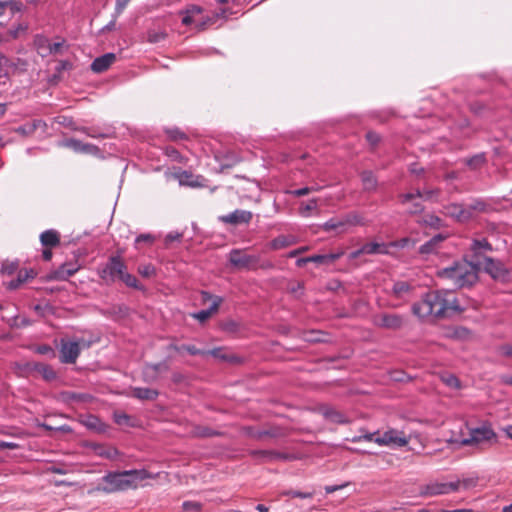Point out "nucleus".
I'll return each mask as SVG.
<instances>
[{"instance_id": "nucleus-3", "label": "nucleus", "mask_w": 512, "mask_h": 512, "mask_svg": "<svg viewBox=\"0 0 512 512\" xmlns=\"http://www.w3.org/2000/svg\"><path fill=\"white\" fill-rule=\"evenodd\" d=\"M148 477L146 470H125L122 472H110L102 480L106 483L103 487H98L106 493H112L130 488L136 480H144Z\"/></svg>"}, {"instance_id": "nucleus-4", "label": "nucleus", "mask_w": 512, "mask_h": 512, "mask_svg": "<svg viewBox=\"0 0 512 512\" xmlns=\"http://www.w3.org/2000/svg\"><path fill=\"white\" fill-rule=\"evenodd\" d=\"M203 9L198 5H188L185 9L179 11V15L182 16V24L189 26L195 24V27L199 31H203L209 26L213 25L217 19L225 18L227 10L220 9L219 12H215L212 16H202Z\"/></svg>"}, {"instance_id": "nucleus-30", "label": "nucleus", "mask_w": 512, "mask_h": 512, "mask_svg": "<svg viewBox=\"0 0 512 512\" xmlns=\"http://www.w3.org/2000/svg\"><path fill=\"white\" fill-rule=\"evenodd\" d=\"M465 209L469 213V220H471L477 214L486 212L488 204L482 199H474L469 204H465Z\"/></svg>"}, {"instance_id": "nucleus-21", "label": "nucleus", "mask_w": 512, "mask_h": 512, "mask_svg": "<svg viewBox=\"0 0 512 512\" xmlns=\"http://www.w3.org/2000/svg\"><path fill=\"white\" fill-rule=\"evenodd\" d=\"M444 210L446 215L458 222L464 223L469 221V213L466 211L464 204L451 203L444 206Z\"/></svg>"}, {"instance_id": "nucleus-14", "label": "nucleus", "mask_w": 512, "mask_h": 512, "mask_svg": "<svg viewBox=\"0 0 512 512\" xmlns=\"http://www.w3.org/2000/svg\"><path fill=\"white\" fill-rule=\"evenodd\" d=\"M253 218V213L247 210L236 209L227 215H221L218 220L227 225L237 226L249 224Z\"/></svg>"}, {"instance_id": "nucleus-7", "label": "nucleus", "mask_w": 512, "mask_h": 512, "mask_svg": "<svg viewBox=\"0 0 512 512\" xmlns=\"http://www.w3.org/2000/svg\"><path fill=\"white\" fill-rule=\"evenodd\" d=\"M460 481L456 482H431L422 485L419 488V495L422 497H431L438 495H445L455 492L459 489Z\"/></svg>"}, {"instance_id": "nucleus-44", "label": "nucleus", "mask_w": 512, "mask_h": 512, "mask_svg": "<svg viewBox=\"0 0 512 512\" xmlns=\"http://www.w3.org/2000/svg\"><path fill=\"white\" fill-rule=\"evenodd\" d=\"M326 333L322 331L311 330L306 334L305 339L309 342H326Z\"/></svg>"}, {"instance_id": "nucleus-10", "label": "nucleus", "mask_w": 512, "mask_h": 512, "mask_svg": "<svg viewBox=\"0 0 512 512\" xmlns=\"http://www.w3.org/2000/svg\"><path fill=\"white\" fill-rule=\"evenodd\" d=\"M482 267L495 280L505 281L509 276V271L503 263L491 257H483Z\"/></svg>"}, {"instance_id": "nucleus-9", "label": "nucleus", "mask_w": 512, "mask_h": 512, "mask_svg": "<svg viewBox=\"0 0 512 512\" xmlns=\"http://www.w3.org/2000/svg\"><path fill=\"white\" fill-rule=\"evenodd\" d=\"M373 322L383 329L399 330L405 324V317L396 313H380L374 316Z\"/></svg>"}, {"instance_id": "nucleus-28", "label": "nucleus", "mask_w": 512, "mask_h": 512, "mask_svg": "<svg viewBox=\"0 0 512 512\" xmlns=\"http://www.w3.org/2000/svg\"><path fill=\"white\" fill-rule=\"evenodd\" d=\"M40 242L46 248H54L60 244V234L57 230L49 229L41 233Z\"/></svg>"}, {"instance_id": "nucleus-33", "label": "nucleus", "mask_w": 512, "mask_h": 512, "mask_svg": "<svg viewBox=\"0 0 512 512\" xmlns=\"http://www.w3.org/2000/svg\"><path fill=\"white\" fill-rule=\"evenodd\" d=\"M35 273L33 270H20L18 272L17 278L11 280L7 283V288L9 290L18 289L23 283H25L29 278H34Z\"/></svg>"}, {"instance_id": "nucleus-54", "label": "nucleus", "mask_w": 512, "mask_h": 512, "mask_svg": "<svg viewBox=\"0 0 512 512\" xmlns=\"http://www.w3.org/2000/svg\"><path fill=\"white\" fill-rule=\"evenodd\" d=\"M222 329L229 333H235L239 330V324L233 320H228L222 324Z\"/></svg>"}, {"instance_id": "nucleus-58", "label": "nucleus", "mask_w": 512, "mask_h": 512, "mask_svg": "<svg viewBox=\"0 0 512 512\" xmlns=\"http://www.w3.org/2000/svg\"><path fill=\"white\" fill-rule=\"evenodd\" d=\"M130 1L131 0H116L115 15H121Z\"/></svg>"}, {"instance_id": "nucleus-64", "label": "nucleus", "mask_w": 512, "mask_h": 512, "mask_svg": "<svg viewBox=\"0 0 512 512\" xmlns=\"http://www.w3.org/2000/svg\"><path fill=\"white\" fill-rule=\"evenodd\" d=\"M444 381L449 387H453V388L460 387V382H459L458 378L453 375H449L447 378L444 379Z\"/></svg>"}, {"instance_id": "nucleus-19", "label": "nucleus", "mask_w": 512, "mask_h": 512, "mask_svg": "<svg viewBox=\"0 0 512 512\" xmlns=\"http://www.w3.org/2000/svg\"><path fill=\"white\" fill-rule=\"evenodd\" d=\"M471 251L473 252L472 261H479L482 263L483 257H486L483 253L493 251L492 244L486 239H475L471 244Z\"/></svg>"}, {"instance_id": "nucleus-1", "label": "nucleus", "mask_w": 512, "mask_h": 512, "mask_svg": "<svg viewBox=\"0 0 512 512\" xmlns=\"http://www.w3.org/2000/svg\"><path fill=\"white\" fill-rule=\"evenodd\" d=\"M412 314L422 321L443 319L463 311L452 291L432 290L411 307Z\"/></svg>"}, {"instance_id": "nucleus-29", "label": "nucleus", "mask_w": 512, "mask_h": 512, "mask_svg": "<svg viewBox=\"0 0 512 512\" xmlns=\"http://www.w3.org/2000/svg\"><path fill=\"white\" fill-rule=\"evenodd\" d=\"M322 229L326 232L335 231L337 234L348 232L342 216H337L329 219L322 225Z\"/></svg>"}, {"instance_id": "nucleus-25", "label": "nucleus", "mask_w": 512, "mask_h": 512, "mask_svg": "<svg viewBox=\"0 0 512 512\" xmlns=\"http://www.w3.org/2000/svg\"><path fill=\"white\" fill-rule=\"evenodd\" d=\"M320 411L324 418L332 423L345 424L349 422L345 414L331 406H323L320 408Z\"/></svg>"}, {"instance_id": "nucleus-35", "label": "nucleus", "mask_w": 512, "mask_h": 512, "mask_svg": "<svg viewBox=\"0 0 512 512\" xmlns=\"http://www.w3.org/2000/svg\"><path fill=\"white\" fill-rule=\"evenodd\" d=\"M363 189L367 192L375 191L377 188V178L372 171H363L361 173Z\"/></svg>"}, {"instance_id": "nucleus-37", "label": "nucleus", "mask_w": 512, "mask_h": 512, "mask_svg": "<svg viewBox=\"0 0 512 512\" xmlns=\"http://www.w3.org/2000/svg\"><path fill=\"white\" fill-rule=\"evenodd\" d=\"M295 243L293 236L280 235L271 241V248L274 250L289 247Z\"/></svg>"}, {"instance_id": "nucleus-16", "label": "nucleus", "mask_w": 512, "mask_h": 512, "mask_svg": "<svg viewBox=\"0 0 512 512\" xmlns=\"http://www.w3.org/2000/svg\"><path fill=\"white\" fill-rule=\"evenodd\" d=\"M175 178L178 179L180 185L189 186L191 188L208 187V180L202 175H194L189 171L176 172Z\"/></svg>"}, {"instance_id": "nucleus-22", "label": "nucleus", "mask_w": 512, "mask_h": 512, "mask_svg": "<svg viewBox=\"0 0 512 512\" xmlns=\"http://www.w3.org/2000/svg\"><path fill=\"white\" fill-rule=\"evenodd\" d=\"M347 230L356 226H367L369 224V220L365 217L364 213L359 211H350L341 215Z\"/></svg>"}, {"instance_id": "nucleus-34", "label": "nucleus", "mask_w": 512, "mask_h": 512, "mask_svg": "<svg viewBox=\"0 0 512 512\" xmlns=\"http://www.w3.org/2000/svg\"><path fill=\"white\" fill-rule=\"evenodd\" d=\"M344 254L343 251L337 253H329V254H318L309 256V261L314 262L316 264H331L337 259H339Z\"/></svg>"}, {"instance_id": "nucleus-17", "label": "nucleus", "mask_w": 512, "mask_h": 512, "mask_svg": "<svg viewBox=\"0 0 512 512\" xmlns=\"http://www.w3.org/2000/svg\"><path fill=\"white\" fill-rule=\"evenodd\" d=\"M447 235L439 233L419 247V254L427 258L429 255L437 254L441 248V243L446 240Z\"/></svg>"}, {"instance_id": "nucleus-55", "label": "nucleus", "mask_w": 512, "mask_h": 512, "mask_svg": "<svg viewBox=\"0 0 512 512\" xmlns=\"http://www.w3.org/2000/svg\"><path fill=\"white\" fill-rule=\"evenodd\" d=\"M64 43H65V40H63V39L59 42L50 43L49 55L61 54Z\"/></svg>"}, {"instance_id": "nucleus-36", "label": "nucleus", "mask_w": 512, "mask_h": 512, "mask_svg": "<svg viewBox=\"0 0 512 512\" xmlns=\"http://www.w3.org/2000/svg\"><path fill=\"white\" fill-rule=\"evenodd\" d=\"M34 45L39 55L42 57L49 56L50 41L43 35H37L34 38Z\"/></svg>"}, {"instance_id": "nucleus-20", "label": "nucleus", "mask_w": 512, "mask_h": 512, "mask_svg": "<svg viewBox=\"0 0 512 512\" xmlns=\"http://www.w3.org/2000/svg\"><path fill=\"white\" fill-rule=\"evenodd\" d=\"M78 270L79 266L76 263H64L58 269L51 272L50 279L64 281L74 275Z\"/></svg>"}, {"instance_id": "nucleus-61", "label": "nucleus", "mask_w": 512, "mask_h": 512, "mask_svg": "<svg viewBox=\"0 0 512 512\" xmlns=\"http://www.w3.org/2000/svg\"><path fill=\"white\" fill-rule=\"evenodd\" d=\"M423 197L421 199L423 200H432L435 196H438L439 190L438 189H427L424 191H421Z\"/></svg>"}, {"instance_id": "nucleus-63", "label": "nucleus", "mask_w": 512, "mask_h": 512, "mask_svg": "<svg viewBox=\"0 0 512 512\" xmlns=\"http://www.w3.org/2000/svg\"><path fill=\"white\" fill-rule=\"evenodd\" d=\"M410 172L419 177L424 173V168L419 165V162H412Z\"/></svg>"}, {"instance_id": "nucleus-39", "label": "nucleus", "mask_w": 512, "mask_h": 512, "mask_svg": "<svg viewBox=\"0 0 512 512\" xmlns=\"http://www.w3.org/2000/svg\"><path fill=\"white\" fill-rule=\"evenodd\" d=\"M194 434L197 437L208 438V437H218L222 435V432L214 430L208 426H197L194 429Z\"/></svg>"}, {"instance_id": "nucleus-52", "label": "nucleus", "mask_w": 512, "mask_h": 512, "mask_svg": "<svg viewBox=\"0 0 512 512\" xmlns=\"http://www.w3.org/2000/svg\"><path fill=\"white\" fill-rule=\"evenodd\" d=\"M18 269V264L11 262V263H3L0 272L6 275H12L14 274Z\"/></svg>"}, {"instance_id": "nucleus-40", "label": "nucleus", "mask_w": 512, "mask_h": 512, "mask_svg": "<svg viewBox=\"0 0 512 512\" xmlns=\"http://www.w3.org/2000/svg\"><path fill=\"white\" fill-rule=\"evenodd\" d=\"M120 281H122L126 286L130 288H134L137 290L143 289V286L139 284L137 278L134 275L128 273L127 270H125V272L123 273L122 277L120 278Z\"/></svg>"}, {"instance_id": "nucleus-23", "label": "nucleus", "mask_w": 512, "mask_h": 512, "mask_svg": "<svg viewBox=\"0 0 512 512\" xmlns=\"http://www.w3.org/2000/svg\"><path fill=\"white\" fill-rule=\"evenodd\" d=\"M245 432L249 437L255 440H262L265 437L278 438L283 436L282 429L279 427H272L266 430H256L253 427H247L245 428Z\"/></svg>"}, {"instance_id": "nucleus-43", "label": "nucleus", "mask_w": 512, "mask_h": 512, "mask_svg": "<svg viewBox=\"0 0 512 512\" xmlns=\"http://www.w3.org/2000/svg\"><path fill=\"white\" fill-rule=\"evenodd\" d=\"M114 421L120 426H133L132 417L123 412H115Z\"/></svg>"}, {"instance_id": "nucleus-24", "label": "nucleus", "mask_w": 512, "mask_h": 512, "mask_svg": "<svg viewBox=\"0 0 512 512\" xmlns=\"http://www.w3.org/2000/svg\"><path fill=\"white\" fill-rule=\"evenodd\" d=\"M116 60L114 53H107L97 57L91 64L92 71L102 73L106 71Z\"/></svg>"}, {"instance_id": "nucleus-8", "label": "nucleus", "mask_w": 512, "mask_h": 512, "mask_svg": "<svg viewBox=\"0 0 512 512\" xmlns=\"http://www.w3.org/2000/svg\"><path fill=\"white\" fill-rule=\"evenodd\" d=\"M381 446L404 447L409 443V438L403 431L389 429L374 440Z\"/></svg>"}, {"instance_id": "nucleus-12", "label": "nucleus", "mask_w": 512, "mask_h": 512, "mask_svg": "<svg viewBox=\"0 0 512 512\" xmlns=\"http://www.w3.org/2000/svg\"><path fill=\"white\" fill-rule=\"evenodd\" d=\"M423 195L420 189L415 192H409L399 195V200L402 205H409L407 213L410 215H417L424 211V205L420 201Z\"/></svg>"}, {"instance_id": "nucleus-48", "label": "nucleus", "mask_w": 512, "mask_h": 512, "mask_svg": "<svg viewBox=\"0 0 512 512\" xmlns=\"http://www.w3.org/2000/svg\"><path fill=\"white\" fill-rule=\"evenodd\" d=\"M365 138L371 148H375L381 141V136L374 131H368Z\"/></svg>"}, {"instance_id": "nucleus-49", "label": "nucleus", "mask_w": 512, "mask_h": 512, "mask_svg": "<svg viewBox=\"0 0 512 512\" xmlns=\"http://www.w3.org/2000/svg\"><path fill=\"white\" fill-rule=\"evenodd\" d=\"M288 290L290 293L297 295L298 297L303 294L304 282L297 281L289 284Z\"/></svg>"}, {"instance_id": "nucleus-60", "label": "nucleus", "mask_w": 512, "mask_h": 512, "mask_svg": "<svg viewBox=\"0 0 512 512\" xmlns=\"http://www.w3.org/2000/svg\"><path fill=\"white\" fill-rule=\"evenodd\" d=\"M182 348H183V351H186L188 352L190 355H203L205 354L204 351H202L201 349L197 348L196 346L194 345H182Z\"/></svg>"}, {"instance_id": "nucleus-13", "label": "nucleus", "mask_w": 512, "mask_h": 512, "mask_svg": "<svg viewBox=\"0 0 512 512\" xmlns=\"http://www.w3.org/2000/svg\"><path fill=\"white\" fill-rule=\"evenodd\" d=\"M59 145L64 148L71 149L76 153H82L94 157H103L100 155V150L97 146L89 143H83L82 141L76 139H66L60 142Z\"/></svg>"}, {"instance_id": "nucleus-6", "label": "nucleus", "mask_w": 512, "mask_h": 512, "mask_svg": "<svg viewBox=\"0 0 512 512\" xmlns=\"http://www.w3.org/2000/svg\"><path fill=\"white\" fill-rule=\"evenodd\" d=\"M125 270L127 265L120 256L116 255L109 257L107 263L98 269V275L106 284H112L120 280Z\"/></svg>"}, {"instance_id": "nucleus-18", "label": "nucleus", "mask_w": 512, "mask_h": 512, "mask_svg": "<svg viewBox=\"0 0 512 512\" xmlns=\"http://www.w3.org/2000/svg\"><path fill=\"white\" fill-rule=\"evenodd\" d=\"M494 432L487 427H481L471 430L470 437L464 438L461 441V444L463 445H472V444H478L483 441L490 440L494 437Z\"/></svg>"}, {"instance_id": "nucleus-50", "label": "nucleus", "mask_w": 512, "mask_h": 512, "mask_svg": "<svg viewBox=\"0 0 512 512\" xmlns=\"http://www.w3.org/2000/svg\"><path fill=\"white\" fill-rule=\"evenodd\" d=\"M0 9H8L11 16H13L16 13L20 12L21 7L17 3L7 1V2H0Z\"/></svg>"}, {"instance_id": "nucleus-62", "label": "nucleus", "mask_w": 512, "mask_h": 512, "mask_svg": "<svg viewBox=\"0 0 512 512\" xmlns=\"http://www.w3.org/2000/svg\"><path fill=\"white\" fill-rule=\"evenodd\" d=\"M182 236H183L182 233L171 232V233L166 235V237H165V244L168 245L169 243H171L173 241H180Z\"/></svg>"}, {"instance_id": "nucleus-27", "label": "nucleus", "mask_w": 512, "mask_h": 512, "mask_svg": "<svg viewBox=\"0 0 512 512\" xmlns=\"http://www.w3.org/2000/svg\"><path fill=\"white\" fill-rule=\"evenodd\" d=\"M223 299L219 296H215L213 303L208 309H204L192 314V317L197 319L199 322H205L212 314L216 313L221 305Z\"/></svg>"}, {"instance_id": "nucleus-15", "label": "nucleus", "mask_w": 512, "mask_h": 512, "mask_svg": "<svg viewBox=\"0 0 512 512\" xmlns=\"http://www.w3.org/2000/svg\"><path fill=\"white\" fill-rule=\"evenodd\" d=\"M81 352L79 343L76 341H61L60 361L65 364L76 362Z\"/></svg>"}, {"instance_id": "nucleus-51", "label": "nucleus", "mask_w": 512, "mask_h": 512, "mask_svg": "<svg viewBox=\"0 0 512 512\" xmlns=\"http://www.w3.org/2000/svg\"><path fill=\"white\" fill-rule=\"evenodd\" d=\"M283 494L286 496H290L292 498H301V499H307V498H311L313 496L312 492H301V491H296V490L285 491Z\"/></svg>"}, {"instance_id": "nucleus-38", "label": "nucleus", "mask_w": 512, "mask_h": 512, "mask_svg": "<svg viewBox=\"0 0 512 512\" xmlns=\"http://www.w3.org/2000/svg\"><path fill=\"white\" fill-rule=\"evenodd\" d=\"M417 222L435 229H439L442 226V219L434 214H426Z\"/></svg>"}, {"instance_id": "nucleus-11", "label": "nucleus", "mask_w": 512, "mask_h": 512, "mask_svg": "<svg viewBox=\"0 0 512 512\" xmlns=\"http://www.w3.org/2000/svg\"><path fill=\"white\" fill-rule=\"evenodd\" d=\"M249 455L260 462L290 461L294 456L290 453L279 452L276 450H251Z\"/></svg>"}, {"instance_id": "nucleus-47", "label": "nucleus", "mask_w": 512, "mask_h": 512, "mask_svg": "<svg viewBox=\"0 0 512 512\" xmlns=\"http://www.w3.org/2000/svg\"><path fill=\"white\" fill-rule=\"evenodd\" d=\"M138 272L145 278H150L156 274L155 267L151 264L141 265L138 267Z\"/></svg>"}, {"instance_id": "nucleus-57", "label": "nucleus", "mask_w": 512, "mask_h": 512, "mask_svg": "<svg viewBox=\"0 0 512 512\" xmlns=\"http://www.w3.org/2000/svg\"><path fill=\"white\" fill-rule=\"evenodd\" d=\"M182 507L185 511L198 512L201 510L202 505L194 501H185Z\"/></svg>"}, {"instance_id": "nucleus-42", "label": "nucleus", "mask_w": 512, "mask_h": 512, "mask_svg": "<svg viewBox=\"0 0 512 512\" xmlns=\"http://www.w3.org/2000/svg\"><path fill=\"white\" fill-rule=\"evenodd\" d=\"M167 37V33L164 30H149L147 32V41L150 43H159L164 41Z\"/></svg>"}, {"instance_id": "nucleus-31", "label": "nucleus", "mask_w": 512, "mask_h": 512, "mask_svg": "<svg viewBox=\"0 0 512 512\" xmlns=\"http://www.w3.org/2000/svg\"><path fill=\"white\" fill-rule=\"evenodd\" d=\"M362 252L367 255L389 254L388 245L385 243L369 242L362 245Z\"/></svg>"}, {"instance_id": "nucleus-2", "label": "nucleus", "mask_w": 512, "mask_h": 512, "mask_svg": "<svg viewBox=\"0 0 512 512\" xmlns=\"http://www.w3.org/2000/svg\"><path fill=\"white\" fill-rule=\"evenodd\" d=\"M482 268V263L477 261L458 262L453 266L442 269L439 276L450 280L454 287H471L478 281V272Z\"/></svg>"}, {"instance_id": "nucleus-41", "label": "nucleus", "mask_w": 512, "mask_h": 512, "mask_svg": "<svg viewBox=\"0 0 512 512\" xmlns=\"http://www.w3.org/2000/svg\"><path fill=\"white\" fill-rule=\"evenodd\" d=\"M165 134L170 140L177 141V140H184L187 139V135L184 131H182L178 127H169L165 129Z\"/></svg>"}, {"instance_id": "nucleus-59", "label": "nucleus", "mask_w": 512, "mask_h": 512, "mask_svg": "<svg viewBox=\"0 0 512 512\" xmlns=\"http://www.w3.org/2000/svg\"><path fill=\"white\" fill-rule=\"evenodd\" d=\"M35 351L38 353V354H41V355H48V354H52L54 355V350L53 348L48 345V344H42V345H38L35 349Z\"/></svg>"}, {"instance_id": "nucleus-32", "label": "nucleus", "mask_w": 512, "mask_h": 512, "mask_svg": "<svg viewBox=\"0 0 512 512\" xmlns=\"http://www.w3.org/2000/svg\"><path fill=\"white\" fill-rule=\"evenodd\" d=\"M132 396L139 400H156L159 392L151 388L135 387L132 389Z\"/></svg>"}, {"instance_id": "nucleus-45", "label": "nucleus", "mask_w": 512, "mask_h": 512, "mask_svg": "<svg viewBox=\"0 0 512 512\" xmlns=\"http://www.w3.org/2000/svg\"><path fill=\"white\" fill-rule=\"evenodd\" d=\"M410 288L411 286L407 282L399 281L393 285V293L399 297L402 296L404 293H407L410 290Z\"/></svg>"}, {"instance_id": "nucleus-26", "label": "nucleus", "mask_w": 512, "mask_h": 512, "mask_svg": "<svg viewBox=\"0 0 512 512\" xmlns=\"http://www.w3.org/2000/svg\"><path fill=\"white\" fill-rule=\"evenodd\" d=\"M26 367L28 369H30V370H34V371L38 372L39 374H41L42 377L46 381H53L57 377L56 372L54 371V369L50 365H48V364H44V363H27Z\"/></svg>"}, {"instance_id": "nucleus-46", "label": "nucleus", "mask_w": 512, "mask_h": 512, "mask_svg": "<svg viewBox=\"0 0 512 512\" xmlns=\"http://www.w3.org/2000/svg\"><path fill=\"white\" fill-rule=\"evenodd\" d=\"M146 370L150 369L152 370L155 374L159 373V372H162V371H168L169 370V365L166 361H163V362H159V363H148L146 364L145 366Z\"/></svg>"}, {"instance_id": "nucleus-56", "label": "nucleus", "mask_w": 512, "mask_h": 512, "mask_svg": "<svg viewBox=\"0 0 512 512\" xmlns=\"http://www.w3.org/2000/svg\"><path fill=\"white\" fill-rule=\"evenodd\" d=\"M153 242H154V237H153L151 234H140V235L135 239V245H136V248H139L138 246H139L141 243L152 244Z\"/></svg>"}, {"instance_id": "nucleus-5", "label": "nucleus", "mask_w": 512, "mask_h": 512, "mask_svg": "<svg viewBox=\"0 0 512 512\" xmlns=\"http://www.w3.org/2000/svg\"><path fill=\"white\" fill-rule=\"evenodd\" d=\"M229 263L238 270H256L260 268L270 267L271 265H259V256L248 254L245 250L232 249L228 256Z\"/></svg>"}, {"instance_id": "nucleus-53", "label": "nucleus", "mask_w": 512, "mask_h": 512, "mask_svg": "<svg viewBox=\"0 0 512 512\" xmlns=\"http://www.w3.org/2000/svg\"><path fill=\"white\" fill-rule=\"evenodd\" d=\"M497 352L506 358H512V344H502L497 347Z\"/></svg>"}]
</instances>
